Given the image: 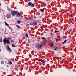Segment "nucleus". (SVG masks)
I'll use <instances>...</instances> for the list:
<instances>
[{"mask_svg": "<svg viewBox=\"0 0 76 76\" xmlns=\"http://www.w3.org/2000/svg\"><path fill=\"white\" fill-rule=\"evenodd\" d=\"M32 19H33V18L29 17V18H28V20H31Z\"/></svg>", "mask_w": 76, "mask_h": 76, "instance_id": "7", "label": "nucleus"}, {"mask_svg": "<svg viewBox=\"0 0 76 76\" xmlns=\"http://www.w3.org/2000/svg\"><path fill=\"white\" fill-rule=\"evenodd\" d=\"M11 42H13V40H11Z\"/></svg>", "mask_w": 76, "mask_h": 76, "instance_id": "28", "label": "nucleus"}, {"mask_svg": "<svg viewBox=\"0 0 76 76\" xmlns=\"http://www.w3.org/2000/svg\"><path fill=\"white\" fill-rule=\"evenodd\" d=\"M4 63V62H3V61H2L1 62V64H3Z\"/></svg>", "mask_w": 76, "mask_h": 76, "instance_id": "25", "label": "nucleus"}, {"mask_svg": "<svg viewBox=\"0 0 76 76\" xmlns=\"http://www.w3.org/2000/svg\"><path fill=\"white\" fill-rule=\"evenodd\" d=\"M11 39V37H8V38H4L3 40V41L4 42V43H7V44H10V41L9 39Z\"/></svg>", "mask_w": 76, "mask_h": 76, "instance_id": "1", "label": "nucleus"}, {"mask_svg": "<svg viewBox=\"0 0 76 76\" xmlns=\"http://www.w3.org/2000/svg\"><path fill=\"white\" fill-rule=\"evenodd\" d=\"M5 24L7 26H9V25L8 24H7V23H6V22H5Z\"/></svg>", "mask_w": 76, "mask_h": 76, "instance_id": "12", "label": "nucleus"}, {"mask_svg": "<svg viewBox=\"0 0 76 76\" xmlns=\"http://www.w3.org/2000/svg\"><path fill=\"white\" fill-rule=\"evenodd\" d=\"M59 31H57V30H55V33H57L58 32H59Z\"/></svg>", "mask_w": 76, "mask_h": 76, "instance_id": "16", "label": "nucleus"}, {"mask_svg": "<svg viewBox=\"0 0 76 76\" xmlns=\"http://www.w3.org/2000/svg\"><path fill=\"white\" fill-rule=\"evenodd\" d=\"M12 47H15V45L14 44H12Z\"/></svg>", "mask_w": 76, "mask_h": 76, "instance_id": "19", "label": "nucleus"}, {"mask_svg": "<svg viewBox=\"0 0 76 76\" xmlns=\"http://www.w3.org/2000/svg\"><path fill=\"white\" fill-rule=\"evenodd\" d=\"M7 49L9 50V51H11V49H10L9 46L7 47Z\"/></svg>", "mask_w": 76, "mask_h": 76, "instance_id": "8", "label": "nucleus"}, {"mask_svg": "<svg viewBox=\"0 0 76 76\" xmlns=\"http://www.w3.org/2000/svg\"><path fill=\"white\" fill-rule=\"evenodd\" d=\"M1 6V4H0V6Z\"/></svg>", "mask_w": 76, "mask_h": 76, "instance_id": "35", "label": "nucleus"}, {"mask_svg": "<svg viewBox=\"0 0 76 76\" xmlns=\"http://www.w3.org/2000/svg\"><path fill=\"white\" fill-rule=\"evenodd\" d=\"M37 25V23L36 22H33L31 25H34V26Z\"/></svg>", "mask_w": 76, "mask_h": 76, "instance_id": "5", "label": "nucleus"}, {"mask_svg": "<svg viewBox=\"0 0 76 76\" xmlns=\"http://www.w3.org/2000/svg\"><path fill=\"white\" fill-rule=\"evenodd\" d=\"M11 13L12 14L13 16H15V14H14V13L13 12H11Z\"/></svg>", "mask_w": 76, "mask_h": 76, "instance_id": "15", "label": "nucleus"}, {"mask_svg": "<svg viewBox=\"0 0 76 76\" xmlns=\"http://www.w3.org/2000/svg\"><path fill=\"white\" fill-rule=\"evenodd\" d=\"M26 36L27 38H28V34H26Z\"/></svg>", "mask_w": 76, "mask_h": 76, "instance_id": "18", "label": "nucleus"}, {"mask_svg": "<svg viewBox=\"0 0 76 76\" xmlns=\"http://www.w3.org/2000/svg\"><path fill=\"white\" fill-rule=\"evenodd\" d=\"M7 18H10V15H8L7 16Z\"/></svg>", "mask_w": 76, "mask_h": 76, "instance_id": "23", "label": "nucleus"}, {"mask_svg": "<svg viewBox=\"0 0 76 76\" xmlns=\"http://www.w3.org/2000/svg\"><path fill=\"white\" fill-rule=\"evenodd\" d=\"M70 31H72V29H71L70 30Z\"/></svg>", "mask_w": 76, "mask_h": 76, "instance_id": "31", "label": "nucleus"}, {"mask_svg": "<svg viewBox=\"0 0 76 76\" xmlns=\"http://www.w3.org/2000/svg\"><path fill=\"white\" fill-rule=\"evenodd\" d=\"M17 23H18V24H19L20 23H21V21L20 20H18L17 21Z\"/></svg>", "mask_w": 76, "mask_h": 76, "instance_id": "9", "label": "nucleus"}, {"mask_svg": "<svg viewBox=\"0 0 76 76\" xmlns=\"http://www.w3.org/2000/svg\"><path fill=\"white\" fill-rule=\"evenodd\" d=\"M66 42H67V40H65L64 41V42H63V44H65V43H66Z\"/></svg>", "mask_w": 76, "mask_h": 76, "instance_id": "14", "label": "nucleus"}, {"mask_svg": "<svg viewBox=\"0 0 76 76\" xmlns=\"http://www.w3.org/2000/svg\"><path fill=\"white\" fill-rule=\"evenodd\" d=\"M72 15H73V14H71V16H72Z\"/></svg>", "mask_w": 76, "mask_h": 76, "instance_id": "30", "label": "nucleus"}, {"mask_svg": "<svg viewBox=\"0 0 76 76\" xmlns=\"http://www.w3.org/2000/svg\"><path fill=\"white\" fill-rule=\"evenodd\" d=\"M28 0V1H30V0Z\"/></svg>", "mask_w": 76, "mask_h": 76, "instance_id": "34", "label": "nucleus"}, {"mask_svg": "<svg viewBox=\"0 0 76 76\" xmlns=\"http://www.w3.org/2000/svg\"><path fill=\"white\" fill-rule=\"evenodd\" d=\"M1 51V49H0V52Z\"/></svg>", "mask_w": 76, "mask_h": 76, "instance_id": "32", "label": "nucleus"}, {"mask_svg": "<svg viewBox=\"0 0 76 76\" xmlns=\"http://www.w3.org/2000/svg\"><path fill=\"white\" fill-rule=\"evenodd\" d=\"M9 63H10V64H13L12 62L10 61L9 62Z\"/></svg>", "mask_w": 76, "mask_h": 76, "instance_id": "22", "label": "nucleus"}, {"mask_svg": "<svg viewBox=\"0 0 76 76\" xmlns=\"http://www.w3.org/2000/svg\"><path fill=\"white\" fill-rule=\"evenodd\" d=\"M16 26L17 28H20V27L18 25H16Z\"/></svg>", "mask_w": 76, "mask_h": 76, "instance_id": "20", "label": "nucleus"}, {"mask_svg": "<svg viewBox=\"0 0 76 76\" xmlns=\"http://www.w3.org/2000/svg\"><path fill=\"white\" fill-rule=\"evenodd\" d=\"M28 4L29 6H31L32 7H34V5L33 4H32V2H30L29 3H28Z\"/></svg>", "mask_w": 76, "mask_h": 76, "instance_id": "3", "label": "nucleus"}, {"mask_svg": "<svg viewBox=\"0 0 76 76\" xmlns=\"http://www.w3.org/2000/svg\"><path fill=\"white\" fill-rule=\"evenodd\" d=\"M41 38H42V39H43V40H44L43 41H45V42H47V40H46V38H45L42 37H41Z\"/></svg>", "mask_w": 76, "mask_h": 76, "instance_id": "4", "label": "nucleus"}, {"mask_svg": "<svg viewBox=\"0 0 76 76\" xmlns=\"http://www.w3.org/2000/svg\"><path fill=\"white\" fill-rule=\"evenodd\" d=\"M40 28H41V29H42V27L41 26V27H40Z\"/></svg>", "mask_w": 76, "mask_h": 76, "instance_id": "29", "label": "nucleus"}, {"mask_svg": "<svg viewBox=\"0 0 76 76\" xmlns=\"http://www.w3.org/2000/svg\"><path fill=\"white\" fill-rule=\"evenodd\" d=\"M40 11H41V12H44V9H41L40 10Z\"/></svg>", "mask_w": 76, "mask_h": 76, "instance_id": "13", "label": "nucleus"}, {"mask_svg": "<svg viewBox=\"0 0 76 76\" xmlns=\"http://www.w3.org/2000/svg\"><path fill=\"white\" fill-rule=\"evenodd\" d=\"M50 46H51V47H53V46H54V44L51 43L50 44Z\"/></svg>", "mask_w": 76, "mask_h": 76, "instance_id": "10", "label": "nucleus"}, {"mask_svg": "<svg viewBox=\"0 0 76 76\" xmlns=\"http://www.w3.org/2000/svg\"><path fill=\"white\" fill-rule=\"evenodd\" d=\"M4 44H5V43H4Z\"/></svg>", "mask_w": 76, "mask_h": 76, "instance_id": "36", "label": "nucleus"}, {"mask_svg": "<svg viewBox=\"0 0 76 76\" xmlns=\"http://www.w3.org/2000/svg\"><path fill=\"white\" fill-rule=\"evenodd\" d=\"M37 60L38 61H41L43 63H45L46 62V61L44 60H42V59H37Z\"/></svg>", "mask_w": 76, "mask_h": 76, "instance_id": "2", "label": "nucleus"}, {"mask_svg": "<svg viewBox=\"0 0 76 76\" xmlns=\"http://www.w3.org/2000/svg\"><path fill=\"white\" fill-rule=\"evenodd\" d=\"M54 50H57V48L56 47V48H55V49H54Z\"/></svg>", "mask_w": 76, "mask_h": 76, "instance_id": "26", "label": "nucleus"}, {"mask_svg": "<svg viewBox=\"0 0 76 76\" xmlns=\"http://www.w3.org/2000/svg\"><path fill=\"white\" fill-rule=\"evenodd\" d=\"M39 47H42V45H39Z\"/></svg>", "mask_w": 76, "mask_h": 76, "instance_id": "21", "label": "nucleus"}, {"mask_svg": "<svg viewBox=\"0 0 76 76\" xmlns=\"http://www.w3.org/2000/svg\"><path fill=\"white\" fill-rule=\"evenodd\" d=\"M17 15H18V16H20V13H17Z\"/></svg>", "mask_w": 76, "mask_h": 76, "instance_id": "17", "label": "nucleus"}, {"mask_svg": "<svg viewBox=\"0 0 76 76\" xmlns=\"http://www.w3.org/2000/svg\"><path fill=\"white\" fill-rule=\"evenodd\" d=\"M13 12L15 15H16V14H17V12H16L15 11H13Z\"/></svg>", "mask_w": 76, "mask_h": 76, "instance_id": "11", "label": "nucleus"}, {"mask_svg": "<svg viewBox=\"0 0 76 76\" xmlns=\"http://www.w3.org/2000/svg\"><path fill=\"white\" fill-rule=\"evenodd\" d=\"M28 42L29 43V39H28Z\"/></svg>", "mask_w": 76, "mask_h": 76, "instance_id": "27", "label": "nucleus"}, {"mask_svg": "<svg viewBox=\"0 0 76 76\" xmlns=\"http://www.w3.org/2000/svg\"><path fill=\"white\" fill-rule=\"evenodd\" d=\"M7 67H9V65H7Z\"/></svg>", "mask_w": 76, "mask_h": 76, "instance_id": "33", "label": "nucleus"}, {"mask_svg": "<svg viewBox=\"0 0 76 76\" xmlns=\"http://www.w3.org/2000/svg\"><path fill=\"white\" fill-rule=\"evenodd\" d=\"M46 68H47V67H46Z\"/></svg>", "mask_w": 76, "mask_h": 76, "instance_id": "37", "label": "nucleus"}, {"mask_svg": "<svg viewBox=\"0 0 76 76\" xmlns=\"http://www.w3.org/2000/svg\"><path fill=\"white\" fill-rule=\"evenodd\" d=\"M55 39H56V42H58V39H57L55 38Z\"/></svg>", "mask_w": 76, "mask_h": 76, "instance_id": "24", "label": "nucleus"}, {"mask_svg": "<svg viewBox=\"0 0 76 76\" xmlns=\"http://www.w3.org/2000/svg\"><path fill=\"white\" fill-rule=\"evenodd\" d=\"M37 45L36 46V48L37 49H39V48L38 47H39V45H40V44H37Z\"/></svg>", "mask_w": 76, "mask_h": 76, "instance_id": "6", "label": "nucleus"}]
</instances>
